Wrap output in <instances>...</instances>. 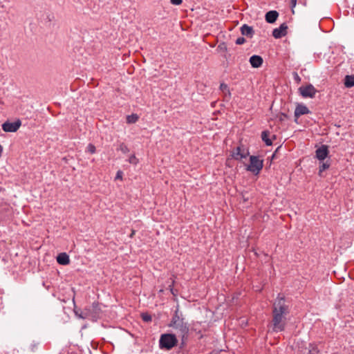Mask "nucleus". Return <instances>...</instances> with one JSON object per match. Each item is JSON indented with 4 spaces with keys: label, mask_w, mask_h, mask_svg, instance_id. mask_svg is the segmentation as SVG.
<instances>
[{
    "label": "nucleus",
    "mask_w": 354,
    "mask_h": 354,
    "mask_svg": "<svg viewBox=\"0 0 354 354\" xmlns=\"http://www.w3.org/2000/svg\"><path fill=\"white\" fill-rule=\"evenodd\" d=\"M289 313L288 306L286 304L285 297L278 295L272 305V330L281 332L285 330L286 317Z\"/></svg>",
    "instance_id": "1"
},
{
    "label": "nucleus",
    "mask_w": 354,
    "mask_h": 354,
    "mask_svg": "<svg viewBox=\"0 0 354 354\" xmlns=\"http://www.w3.org/2000/svg\"><path fill=\"white\" fill-rule=\"evenodd\" d=\"M169 326L176 330L183 340L187 336L189 326L187 322H184L182 315H179L178 307L175 310Z\"/></svg>",
    "instance_id": "2"
},
{
    "label": "nucleus",
    "mask_w": 354,
    "mask_h": 354,
    "mask_svg": "<svg viewBox=\"0 0 354 354\" xmlns=\"http://www.w3.org/2000/svg\"><path fill=\"white\" fill-rule=\"evenodd\" d=\"M178 339L174 334L165 333L160 335L159 347L161 349L171 350L177 345Z\"/></svg>",
    "instance_id": "3"
},
{
    "label": "nucleus",
    "mask_w": 354,
    "mask_h": 354,
    "mask_svg": "<svg viewBox=\"0 0 354 354\" xmlns=\"http://www.w3.org/2000/svg\"><path fill=\"white\" fill-rule=\"evenodd\" d=\"M101 311L99 303L93 302L91 306L84 308V315H81L80 317L82 319L91 317L96 319L99 317Z\"/></svg>",
    "instance_id": "4"
},
{
    "label": "nucleus",
    "mask_w": 354,
    "mask_h": 354,
    "mask_svg": "<svg viewBox=\"0 0 354 354\" xmlns=\"http://www.w3.org/2000/svg\"><path fill=\"white\" fill-rule=\"evenodd\" d=\"M250 162L247 166L246 169L254 174H258L263 168V160H260L258 156H251L250 157Z\"/></svg>",
    "instance_id": "5"
},
{
    "label": "nucleus",
    "mask_w": 354,
    "mask_h": 354,
    "mask_svg": "<svg viewBox=\"0 0 354 354\" xmlns=\"http://www.w3.org/2000/svg\"><path fill=\"white\" fill-rule=\"evenodd\" d=\"M299 91L301 95L303 97H306H306H310V98L314 97L316 93L317 92L316 88L312 84H308L305 86H301L299 88Z\"/></svg>",
    "instance_id": "6"
},
{
    "label": "nucleus",
    "mask_w": 354,
    "mask_h": 354,
    "mask_svg": "<svg viewBox=\"0 0 354 354\" xmlns=\"http://www.w3.org/2000/svg\"><path fill=\"white\" fill-rule=\"evenodd\" d=\"M21 125V122L19 120H16L14 122H10L8 121L4 122L2 124V129L5 132H16Z\"/></svg>",
    "instance_id": "7"
},
{
    "label": "nucleus",
    "mask_w": 354,
    "mask_h": 354,
    "mask_svg": "<svg viewBox=\"0 0 354 354\" xmlns=\"http://www.w3.org/2000/svg\"><path fill=\"white\" fill-rule=\"evenodd\" d=\"M249 156L248 150L242 149L241 147L239 146L234 149L232 152V156L235 160H241Z\"/></svg>",
    "instance_id": "8"
},
{
    "label": "nucleus",
    "mask_w": 354,
    "mask_h": 354,
    "mask_svg": "<svg viewBox=\"0 0 354 354\" xmlns=\"http://www.w3.org/2000/svg\"><path fill=\"white\" fill-rule=\"evenodd\" d=\"M288 26L286 23H283L277 28H274L272 31V36L276 39L281 38L287 34Z\"/></svg>",
    "instance_id": "9"
},
{
    "label": "nucleus",
    "mask_w": 354,
    "mask_h": 354,
    "mask_svg": "<svg viewBox=\"0 0 354 354\" xmlns=\"http://www.w3.org/2000/svg\"><path fill=\"white\" fill-rule=\"evenodd\" d=\"M309 113L310 111L306 105L303 104H298L295 110V121L297 122V120L301 115L308 114Z\"/></svg>",
    "instance_id": "10"
},
{
    "label": "nucleus",
    "mask_w": 354,
    "mask_h": 354,
    "mask_svg": "<svg viewBox=\"0 0 354 354\" xmlns=\"http://www.w3.org/2000/svg\"><path fill=\"white\" fill-rule=\"evenodd\" d=\"M328 147L325 145H322L315 151L316 158L319 160H324L328 155Z\"/></svg>",
    "instance_id": "11"
},
{
    "label": "nucleus",
    "mask_w": 354,
    "mask_h": 354,
    "mask_svg": "<svg viewBox=\"0 0 354 354\" xmlns=\"http://www.w3.org/2000/svg\"><path fill=\"white\" fill-rule=\"evenodd\" d=\"M250 63L253 68L260 67L263 62V58L259 55H252L250 58Z\"/></svg>",
    "instance_id": "12"
},
{
    "label": "nucleus",
    "mask_w": 354,
    "mask_h": 354,
    "mask_svg": "<svg viewBox=\"0 0 354 354\" xmlns=\"http://www.w3.org/2000/svg\"><path fill=\"white\" fill-rule=\"evenodd\" d=\"M279 13L276 10H270L266 14V21L269 24H273L277 19Z\"/></svg>",
    "instance_id": "13"
},
{
    "label": "nucleus",
    "mask_w": 354,
    "mask_h": 354,
    "mask_svg": "<svg viewBox=\"0 0 354 354\" xmlns=\"http://www.w3.org/2000/svg\"><path fill=\"white\" fill-rule=\"evenodd\" d=\"M241 34L248 37L252 38L254 35V30L252 27L248 26L247 24H243L241 27Z\"/></svg>",
    "instance_id": "14"
},
{
    "label": "nucleus",
    "mask_w": 354,
    "mask_h": 354,
    "mask_svg": "<svg viewBox=\"0 0 354 354\" xmlns=\"http://www.w3.org/2000/svg\"><path fill=\"white\" fill-rule=\"evenodd\" d=\"M57 261L60 265H63V266L68 265L70 263L69 257L65 252L60 253L57 257Z\"/></svg>",
    "instance_id": "15"
},
{
    "label": "nucleus",
    "mask_w": 354,
    "mask_h": 354,
    "mask_svg": "<svg viewBox=\"0 0 354 354\" xmlns=\"http://www.w3.org/2000/svg\"><path fill=\"white\" fill-rule=\"evenodd\" d=\"M344 84L346 88H351L354 86V75H346Z\"/></svg>",
    "instance_id": "16"
},
{
    "label": "nucleus",
    "mask_w": 354,
    "mask_h": 354,
    "mask_svg": "<svg viewBox=\"0 0 354 354\" xmlns=\"http://www.w3.org/2000/svg\"><path fill=\"white\" fill-rule=\"evenodd\" d=\"M269 134L270 133L268 131H264L261 133V138L267 146H270L272 144V140L269 138Z\"/></svg>",
    "instance_id": "17"
},
{
    "label": "nucleus",
    "mask_w": 354,
    "mask_h": 354,
    "mask_svg": "<svg viewBox=\"0 0 354 354\" xmlns=\"http://www.w3.org/2000/svg\"><path fill=\"white\" fill-rule=\"evenodd\" d=\"M138 120L137 114H131L127 116V122L129 124L136 123Z\"/></svg>",
    "instance_id": "18"
},
{
    "label": "nucleus",
    "mask_w": 354,
    "mask_h": 354,
    "mask_svg": "<svg viewBox=\"0 0 354 354\" xmlns=\"http://www.w3.org/2000/svg\"><path fill=\"white\" fill-rule=\"evenodd\" d=\"M117 150L122 151L123 153H127L129 151V149L124 142L120 143Z\"/></svg>",
    "instance_id": "19"
},
{
    "label": "nucleus",
    "mask_w": 354,
    "mask_h": 354,
    "mask_svg": "<svg viewBox=\"0 0 354 354\" xmlns=\"http://www.w3.org/2000/svg\"><path fill=\"white\" fill-rule=\"evenodd\" d=\"M220 90L225 93H227L229 95L230 94L228 86L224 83L221 84Z\"/></svg>",
    "instance_id": "20"
},
{
    "label": "nucleus",
    "mask_w": 354,
    "mask_h": 354,
    "mask_svg": "<svg viewBox=\"0 0 354 354\" xmlns=\"http://www.w3.org/2000/svg\"><path fill=\"white\" fill-rule=\"evenodd\" d=\"M142 319L145 322H149L151 321V316L148 313H142Z\"/></svg>",
    "instance_id": "21"
},
{
    "label": "nucleus",
    "mask_w": 354,
    "mask_h": 354,
    "mask_svg": "<svg viewBox=\"0 0 354 354\" xmlns=\"http://www.w3.org/2000/svg\"><path fill=\"white\" fill-rule=\"evenodd\" d=\"M129 162L131 164L136 165L138 162V160L135 155H132L129 157Z\"/></svg>",
    "instance_id": "22"
},
{
    "label": "nucleus",
    "mask_w": 354,
    "mask_h": 354,
    "mask_svg": "<svg viewBox=\"0 0 354 354\" xmlns=\"http://www.w3.org/2000/svg\"><path fill=\"white\" fill-rule=\"evenodd\" d=\"M330 165L327 162H323L320 166H319V173H322V171H324V170H326V169H328Z\"/></svg>",
    "instance_id": "23"
},
{
    "label": "nucleus",
    "mask_w": 354,
    "mask_h": 354,
    "mask_svg": "<svg viewBox=\"0 0 354 354\" xmlns=\"http://www.w3.org/2000/svg\"><path fill=\"white\" fill-rule=\"evenodd\" d=\"M86 150L91 153H94L95 152V147L92 144H89L87 146Z\"/></svg>",
    "instance_id": "24"
},
{
    "label": "nucleus",
    "mask_w": 354,
    "mask_h": 354,
    "mask_svg": "<svg viewBox=\"0 0 354 354\" xmlns=\"http://www.w3.org/2000/svg\"><path fill=\"white\" fill-rule=\"evenodd\" d=\"M293 79L297 83H299L301 80V77L299 76L297 72H293L292 73Z\"/></svg>",
    "instance_id": "25"
},
{
    "label": "nucleus",
    "mask_w": 354,
    "mask_h": 354,
    "mask_svg": "<svg viewBox=\"0 0 354 354\" xmlns=\"http://www.w3.org/2000/svg\"><path fill=\"white\" fill-rule=\"evenodd\" d=\"M245 42V39L243 37H238L236 40V44L237 45L243 44Z\"/></svg>",
    "instance_id": "26"
},
{
    "label": "nucleus",
    "mask_w": 354,
    "mask_h": 354,
    "mask_svg": "<svg viewBox=\"0 0 354 354\" xmlns=\"http://www.w3.org/2000/svg\"><path fill=\"white\" fill-rule=\"evenodd\" d=\"M297 0H290V6H291L292 12L293 14L295 13L294 8L297 5Z\"/></svg>",
    "instance_id": "27"
},
{
    "label": "nucleus",
    "mask_w": 354,
    "mask_h": 354,
    "mask_svg": "<svg viewBox=\"0 0 354 354\" xmlns=\"http://www.w3.org/2000/svg\"><path fill=\"white\" fill-rule=\"evenodd\" d=\"M171 3L174 5H180L182 3V0H170Z\"/></svg>",
    "instance_id": "28"
},
{
    "label": "nucleus",
    "mask_w": 354,
    "mask_h": 354,
    "mask_svg": "<svg viewBox=\"0 0 354 354\" xmlns=\"http://www.w3.org/2000/svg\"><path fill=\"white\" fill-rule=\"evenodd\" d=\"M281 146L278 147L276 150L274 151V153L272 156V158H274L277 153H279V150L281 149Z\"/></svg>",
    "instance_id": "29"
},
{
    "label": "nucleus",
    "mask_w": 354,
    "mask_h": 354,
    "mask_svg": "<svg viewBox=\"0 0 354 354\" xmlns=\"http://www.w3.org/2000/svg\"><path fill=\"white\" fill-rule=\"evenodd\" d=\"M122 171H118L116 174L115 178L116 179H122Z\"/></svg>",
    "instance_id": "30"
},
{
    "label": "nucleus",
    "mask_w": 354,
    "mask_h": 354,
    "mask_svg": "<svg viewBox=\"0 0 354 354\" xmlns=\"http://www.w3.org/2000/svg\"><path fill=\"white\" fill-rule=\"evenodd\" d=\"M287 115L286 113H281L280 116H279V120L281 121H283L285 118H287Z\"/></svg>",
    "instance_id": "31"
},
{
    "label": "nucleus",
    "mask_w": 354,
    "mask_h": 354,
    "mask_svg": "<svg viewBox=\"0 0 354 354\" xmlns=\"http://www.w3.org/2000/svg\"><path fill=\"white\" fill-rule=\"evenodd\" d=\"M75 313L77 316H78L80 318H81V317H80L81 315H84V310L83 312H81L80 313H78V311L75 310Z\"/></svg>",
    "instance_id": "32"
},
{
    "label": "nucleus",
    "mask_w": 354,
    "mask_h": 354,
    "mask_svg": "<svg viewBox=\"0 0 354 354\" xmlns=\"http://www.w3.org/2000/svg\"><path fill=\"white\" fill-rule=\"evenodd\" d=\"M2 151H3V147H2V146L0 145V156H1Z\"/></svg>",
    "instance_id": "33"
},
{
    "label": "nucleus",
    "mask_w": 354,
    "mask_h": 354,
    "mask_svg": "<svg viewBox=\"0 0 354 354\" xmlns=\"http://www.w3.org/2000/svg\"><path fill=\"white\" fill-rule=\"evenodd\" d=\"M300 3H302V4L306 6V1H300Z\"/></svg>",
    "instance_id": "34"
},
{
    "label": "nucleus",
    "mask_w": 354,
    "mask_h": 354,
    "mask_svg": "<svg viewBox=\"0 0 354 354\" xmlns=\"http://www.w3.org/2000/svg\"><path fill=\"white\" fill-rule=\"evenodd\" d=\"M135 234V231L133 230L131 235H130V237H132L133 236V234Z\"/></svg>",
    "instance_id": "35"
},
{
    "label": "nucleus",
    "mask_w": 354,
    "mask_h": 354,
    "mask_svg": "<svg viewBox=\"0 0 354 354\" xmlns=\"http://www.w3.org/2000/svg\"><path fill=\"white\" fill-rule=\"evenodd\" d=\"M218 47L221 48V49H223V47H222L221 45H219Z\"/></svg>",
    "instance_id": "36"
}]
</instances>
